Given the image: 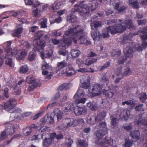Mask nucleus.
Returning <instances> with one entry per match:
<instances>
[{
	"instance_id": "1",
	"label": "nucleus",
	"mask_w": 147,
	"mask_h": 147,
	"mask_svg": "<svg viewBox=\"0 0 147 147\" xmlns=\"http://www.w3.org/2000/svg\"><path fill=\"white\" fill-rule=\"evenodd\" d=\"M17 103L16 99L14 98H11L6 102L4 103L2 105L5 109H8V111L11 113L10 117L14 116V117L16 119H17L16 117L21 114L20 113L22 112L20 108H14Z\"/></svg>"
},
{
	"instance_id": "2",
	"label": "nucleus",
	"mask_w": 147,
	"mask_h": 147,
	"mask_svg": "<svg viewBox=\"0 0 147 147\" xmlns=\"http://www.w3.org/2000/svg\"><path fill=\"white\" fill-rule=\"evenodd\" d=\"M83 1L78 2L74 5V12H78L80 13V15L82 17H86L88 13L87 11V5L84 4Z\"/></svg>"
},
{
	"instance_id": "3",
	"label": "nucleus",
	"mask_w": 147,
	"mask_h": 147,
	"mask_svg": "<svg viewBox=\"0 0 147 147\" xmlns=\"http://www.w3.org/2000/svg\"><path fill=\"white\" fill-rule=\"evenodd\" d=\"M102 88V86L100 84H95L93 86L90 87L89 88V93L88 94V96L92 97L99 95Z\"/></svg>"
},
{
	"instance_id": "4",
	"label": "nucleus",
	"mask_w": 147,
	"mask_h": 147,
	"mask_svg": "<svg viewBox=\"0 0 147 147\" xmlns=\"http://www.w3.org/2000/svg\"><path fill=\"white\" fill-rule=\"evenodd\" d=\"M125 55L121 56L118 59V63L119 64H123L127 59V58L133 57V49L132 47L127 46L124 50Z\"/></svg>"
},
{
	"instance_id": "5",
	"label": "nucleus",
	"mask_w": 147,
	"mask_h": 147,
	"mask_svg": "<svg viewBox=\"0 0 147 147\" xmlns=\"http://www.w3.org/2000/svg\"><path fill=\"white\" fill-rule=\"evenodd\" d=\"M106 28L108 31L110 32L113 35L118 33H122L125 30V28L123 27L122 23L121 24L107 27Z\"/></svg>"
},
{
	"instance_id": "6",
	"label": "nucleus",
	"mask_w": 147,
	"mask_h": 147,
	"mask_svg": "<svg viewBox=\"0 0 147 147\" xmlns=\"http://www.w3.org/2000/svg\"><path fill=\"white\" fill-rule=\"evenodd\" d=\"M98 127L103 128L97 130L96 134L97 139L100 140L102 138L104 135L108 133V131L107 128V124L105 122L100 123L98 125Z\"/></svg>"
},
{
	"instance_id": "7",
	"label": "nucleus",
	"mask_w": 147,
	"mask_h": 147,
	"mask_svg": "<svg viewBox=\"0 0 147 147\" xmlns=\"http://www.w3.org/2000/svg\"><path fill=\"white\" fill-rule=\"evenodd\" d=\"M85 34L84 30L82 29L75 32L73 34L71 37L73 42L74 43L76 44L78 41L80 40L81 42L82 40H83L85 38Z\"/></svg>"
},
{
	"instance_id": "8",
	"label": "nucleus",
	"mask_w": 147,
	"mask_h": 147,
	"mask_svg": "<svg viewBox=\"0 0 147 147\" xmlns=\"http://www.w3.org/2000/svg\"><path fill=\"white\" fill-rule=\"evenodd\" d=\"M74 111L76 116L85 115L87 113L88 109L84 106H76L74 108Z\"/></svg>"
},
{
	"instance_id": "9",
	"label": "nucleus",
	"mask_w": 147,
	"mask_h": 147,
	"mask_svg": "<svg viewBox=\"0 0 147 147\" xmlns=\"http://www.w3.org/2000/svg\"><path fill=\"white\" fill-rule=\"evenodd\" d=\"M13 55H14L16 59L19 60H22L25 58L27 54V51L24 49H21L16 51Z\"/></svg>"
},
{
	"instance_id": "10",
	"label": "nucleus",
	"mask_w": 147,
	"mask_h": 147,
	"mask_svg": "<svg viewBox=\"0 0 147 147\" xmlns=\"http://www.w3.org/2000/svg\"><path fill=\"white\" fill-rule=\"evenodd\" d=\"M80 80L82 88L87 89L90 87V78L88 75L82 76Z\"/></svg>"
},
{
	"instance_id": "11",
	"label": "nucleus",
	"mask_w": 147,
	"mask_h": 147,
	"mask_svg": "<svg viewBox=\"0 0 147 147\" xmlns=\"http://www.w3.org/2000/svg\"><path fill=\"white\" fill-rule=\"evenodd\" d=\"M12 42V41L10 40L5 42L3 45V48L8 55H13L15 52V50H13L10 46Z\"/></svg>"
},
{
	"instance_id": "12",
	"label": "nucleus",
	"mask_w": 147,
	"mask_h": 147,
	"mask_svg": "<svg viewBox=\"0 0 147 147\" xmlns=\"http://www.w3.org/2000/svg\"><path fill=\"white\" fill-rule=\"evenodd\" d=\"M24 11L22 10H20L19 11H18L17 12L15 11H10L8 13V12H5L3 13L2 14V16H2L1 18L3 19H4L8 18L9 17L8 15H6L8 14L9 16H12L14 17H16V16H19L20 15H22V14L24 13Z\"/></svg>"
},
{
	"instance_id": "13",
	"label": "nucleus",
	"mask_w": 147,
	"mask_h": 147,
	"mask_svg": "<svg viewBox=\"0 0 147 147\" xmlns=\"http://www.w3.org/2000/svg\"><path fill=\"white\" fill-rule=\"evenodd\" d=\"M33 44L34 47L32 51L29 53L28 56V59L30 61H32L34 59L37 54V39L36 38H35L33 40Z\"/></svg>"
},
{
	"instance_id": "14",
	"label": "nucleus",
	"mask_w": 147,
	"mask_h": 147,
	"mask_svg": "<svg viewBox=\"0 0 147 147\" xmlns=\"http://www.w3.org/2000/svg\"><path fill=\"white\" fill-rule=\"evenodd\" d=\"M25 4L27 6H33L32 10L33 11L32 14L34 16H37V4H34V0H24Z\"/></svg>"
},
{
	"instance_id": "15",
	"label": "nucleus",
	"mask_w": 147,
	"mask_h": 147,
	"mask_svg": "<svg viewBox=\"0 0 147 147\" xmlns=\"http://www.w3.org/2000/svg\"><path fill=\"white\" fill-rule=\"evenodd\" d=\"M98 3L97 1L94 0L92 1L89 4V5H87V11H88V13H87V16H88L90 14V11H94L98 7Z\"/></svg>"
},
{
	"instance_id": "16",
	"label": "nucleus",
	"mask_w": 147,
	"mask_h": 147,
	"mask_svg": "<svg viewBox=\"0 0 147 147\" xmlns=\"http://www.w3.org/2000/svg\"><path fill=\"white\" fill-rule=\"evenodd\" d=\"M5 131L6 133L9 135L12 134L15 132V125L11 124V122H8L5 123Z\"/></svg>"
},
{
	"instance_id": "17",
	"label": "nucleus",
	"mask_w": 147,
	"mask_h": 147,
	"mask_svg": "<svg viewBox=\"0 0 147 147\" xmlns=\"http://www.w3.org/2000/svg\"><path fill=\"white\" fill-rule=\"evenodd\" d=\"M78 25H76L72 24L70 25L69 27L68 30L65 32L64 34V36H69L70 34L73 33L77 30V29L79 27Z\"/></svg>"
},
{
	"instance_id": "18",
	"label": "nucleus",
	"mask_w": 147,
	"mask_h": 147,
	"mask_svg": "<svg viewBox=\"0 0 147 147\" xmlns=\"http://www.w3.org/2000/svg\"><path fill=\"white\" fill-rule=\"evenodd\" d=\"M103 93L107 98L112 100L113 97H115L116 92H114L113 90L109 89L108 90H105L103 91Z\"/></svg>"
},
{
	"instance_id": "19",
	"label": "nucleus",
	"mask_w": 147,
	"mask_h": 147,
	"mask_svg": "<svg viewBox=\"0 0 147 147\" xmlns=\"http://www.w3.org/2000/svg\"><path fill=\"white\" fill-rule=\"evenodd\" d=\"M122 24L123 27L125 28V30L127 28H133L134 27L132 20L131 19L125 20L122 23Z\"/></svg>"
},
{
	"instance_id": "20",
	"label": "nucleus",
	"mask_w": 147,
	"mask_h": 147,
	"mask_svg": "<svg viewBox=\"0 0 147 147\" xmlns=\"http://www.w3.org/2000/svg\"><path fill=\"white\" fill-rule=\"evenodd\" d=\"M61 44H64L68 47L71 44L72 41L71 39L68 37V36H63V39L61 40Z\"/></svg>"
},
{
	"instance_id": "21",
	"label": "nucleus",
	"mask_w": 147,
	"mask_h": 147,
	"mask_svg": "<svg viewBox=\"0 0 147 147\" xmlns=\"http://www.w3.org/2000/svg\"><path fill=\"white\" fill-rule=\"evenodd\" d=\"M9 90L7 88H5L4 90L0 91V100L4 99V97L7 98L9 97Z\"/></svg>"
},
{
	"instance_id": "22",
	"label": "nucleus",
	"mask_w": 147,
	"mask_h": 147,
	"mask_svg": "<svg viewBox=\"0 0 147 147\" xmlns=\"http://www.w3.org/2000/svg\"><path fill=\"white\" fill-rule=\"evenodd\" d=\"M142 34H140V36L143 40H147V25L140 31Z\"/></svg>"
},
{
	"instance_id": "23",
	"label": "nucleus",
	"mask_w": 147,
	"mask_h": 147,
	"mask_svg": "<svg viewBox=\"0 0 147 147\" xmlns=\"http://www.w3.org/2000/svg\"><path fill=\"white\" fill-rule=\"evenodd\" d=\"M132 138L137 140H139L140 139V133L138 130L131 131L130 134Z\"/></svg>"
},
{
	"instance_id": "24",
	"label": "nucleus",
	"mask_w": 147,
	"mask_h": 147,
	"mask_svg": "<svg viewBox=\"0 0 147 147\" xmlns=\"http://www.w3.org/2000/svg\"><path fill=\"white\" fill-rule=\"evenodd\" d=\"M47 5L42 3H40L37 1V12H42L47 9Z\"/></svg>"
},
{
	"instance_id": "25",
	"label": "nucleus",
	"mask_w": 147,
	"mask_h": 147,
	"mask_svg": "<svg viewBox=\"0 0 147 147\" xmlns=\"http://www.w3.org/2000/svg\"><path fill=\"white\" fill-rule=\"evenodd\" d=\"M74 103L69 101L67 102L65 105L64 111L65 112H69L72 111L73 109L74 110Z\"/></svg>"
},
{
	"instance_id": "26",
	"label": "nucleus",
	"mask_w": 147,
	"mask_h": 147,
	"mask_svg": "<svg viewBox=\"0 0 147 147\" xmlns=\"http://www.w3.org/2000/svg\"><path fill=\"white\" fill-rule=\"evenodd\" d=\"M97 60V57L91 59H87L84 61V63L85 65L89 66L95 62Z\"/></svg>"
},
{
	"instance_id": "27",
	"label": "nucleus",
	"mask_w": 147,
	"mask_h": 147,
	"mask_svg": "<svg viewBox=\"0 0 147 147\" xmlns=\"http://www.w3.org/2000/svg\"><path fill=\"white\" fill-rule=\"evenodd\" d=\"M87 106L92 111L97 110L98 109L97 104L94 101H89L87 103Z\"/></svg>"
},
{
	"instance_id": "28",
	"label": "nucleus",
	"mask_w": 147,
	"mask_h": 147,
	"mask_svg": "<svg viewBox=\"0 0 147 147\" xmlns=\"http://www.w3.org/2000/svg\"><path fill=\"white\" fill-rule=\"evenodd\" d=\"M141 45L142 47L140 46L139 44L136 45L135 46L136 50L139 52H142L144 48H147V42L145 41L143 42Z\"/></svg>"
},
{
	"instance_id": "29",
	"label": "nucleus",
	"mask_w": 147,
	"mask_h": 147,
	"mask_svg": "<svg viewBox=\"0 0 147 147\" xmlns=\"http://www.w3.org/2000/svg\"><path fill=\"white\" fill-rule=\"evenodd\" d=\"M102 26V22L98 21L96 20L92 22L90 24L91 29L94 30L98 27L101 26Z\"/></svg>"
},
{
	"instance_id": "30",
	"label": "nucleus",
	"mask_w": 147,
	"mask_h": 147,
	"mask_svg": "<svg viewBox=\"0 0 147 147\" xmlns=\"http://www.w3.org/2000/svg\"><path fill=\"white\" fill-rule=\"evenodd\" d=\"M129 4L132 6L134 8L138 9L140 7L139 3L138 0H129Z\"/></svg>"
},
{
	"instance_id": "31",
	"label": "nucleus",
	"mask_w": 147,
	"mask_h": 147,
	"mask_svg": "<svg viewBox=\"0 0 147 147\" xmlns=\"http://www.w3.org/2000/svg\"><path fill=\"white\" fill-rule=\"evenodd\" d=\"M88 145L86 141L84 140H79L77 143L78 147H88Z\"/></svg>"
},
{
	"instance_id": "32",
	"label": "nucleus",
	"mask_w": 147,
	"mask_h": 147,
	"mask_svg": "<svg viewBox=\"0 0 147 147\" xmlns=\"http://www.w3.org/2000/svg\"><path fill=\"white\" fill-rule=\"evenodd\" d=\"M60 47L61 48L58 52V54L59 55L65 56L67 53L66 50L67 46L61 43Z\"/></svg>"
},
{
	"instance_id": "33",
	"label": "nucleus",
	"mask_w": 147,
	"mask_h": 147,
	"mask_svg": "<svg viewBox=\"0 0 147 147\" xmlns=\"http://www.w3.org/2000/svg\"><path fill=\"white\" fill-rule=\"evenodd\" d=\"M55 115L57 116L58 121L60 120L62 118L63 113L58 109H55L53 111Z\"/></svg>"
},
{
	"instance_id": "34",
	"label": "nucleus",
	"mask_w": 147,
	"mask_h": 147,
	"mask_svg": "<svg viewBox=\"0 0 147 147\" xmlns=\"http://www.w3.org/2000/svg\"><path fill=\"white\" fill-rule=\"evenodd\" d=\"M91 36L93 40L95 41L97 39L99 40L101 37V34L97 30L95 31L94 32H92L91 34Z\"/></svg>"
},
{
	"instance_id": "35",
	"label": "nucleus",
	"mask_w": 147,
	"mask_h": 147,
	"mask_svg": "<svg viewBox=\"0 0 147 147\" xmlns=\"http://www.w3.org/2000/svg\"><path fill=\"white\" fill-rule=\"evenodd\" d=\"M106 115V113L104 112H99L97 116L96 117L97 121L98 122L103 119L105 118Z\"/></svg>"
},
{
	"instance_id": "36",
	"label": "nucleus",
	"mask_w": 147,
	"mask_h": 147,
	"mask_svg": "<svg viewBox=\"0 0 147 147\" xmlns=\"http://www.w3.org/2000/svg\"><path fill=\"white\" fill-rule=\"evenodd\" d=\"M33 129L29 128V127H28L23 129V133L24 135L25 136L30 135L33 131Z\"/></svg>"
},
{
	"instance_id": "37",
	"label": "nucleus",
	"mask_w": 147,
	"mask_h": 147,
	"mask_svg": "<svg viewBox=\"0 0 147 147\" xmlns=\"http://www.w3.org/2000/svg\"><path fill=\"white\" fill-rule=\"evenodd\" d=\"M26 81L29 84H32L36 83V79L32 75L28 76L26 78Z\"/></svg>"
},
{
	"instance_id": "38",
	"label": "nucleus",
	"mask_w": 147,
	"mask_h": 147,
	"mask_svg": "<svg viewBox=\"0 0 147 147\" xmlns=\"http://www.w3.org/2000/svg\"><path fill=\"white\" fill-rule=\"evenodd\" d=\"M85 95L84 92L82 89H79L74 95V98H79L81 96H83Z\"/></svg>"
},
{
	"instance_id": "39",
	"label": "nucleus",
	"mask_w": 147,
	"mask_h": 147,
	"mask_svg": "<svg viewBox=\"0 0 147 147\" xmlns=\"http://www.w3.org/2000/svg\"><path fill=\"white\" fill-rule=\"evenodd\" d=\"M66 19L67 21L71 23H74L76 21L77 17L74 15L70 14L69 16L67 17Z\"/></svg>"
},
{
	"instance_id": "40",
	"label": "nucleus",
	"mask_w": 147,
	"mask_h": 147,
	"mask_svg": "<svg viewBox=\"0 0 147 147\" xmlns=\"http://www.w3.org/2000/svg\"><path fill=\"white\" fill-rule=\"evenodd\" d=\"M140 101L142 103L144 102L147 99V95L146 93L142 92L138 95Z\"/></svg>"
},
{
	"instance_id": "41",
	"label": "nucleus",
	"mask_w": 147,
	"mask_h": 147,
	"mask_svg": "<svg viewBox=\"0 0 147 147\" xmlns=\"http://www.w3.org/2000/svg\"><path fill=\"white\" fill-rule=\"evenodd\" d=\"M80 53V51L78 50L72 49L71 52V54L73 58H75L78 57Z\"/></svg>"
},
{
	"instance_id": "42",
	"label": "nucleus",
	"mask_w": 147,
	"mask_h": 147,
	"mask_svg": "<svg viewBox=\"0 0 147 147\" xmlns=\"http://www.w3.org/2000/svg\"><path fill=\"white\" fill-rule=\"evenodd\" d=\"M74 99H75V103L77 105L79 104L80 103L84 104L86 100V99L85 98H77Z\"/></svg>"
},
{
	"instance_id": "43",
	"label": "nucleus",
	"mask_w": 147,
	"mask_h": 147,
	"mask_svg": "<svg viewBox=\"0 0 147 147\" xmlns=\"http://www.w3.org/2000/svg\"><path fill=\"white\" fill-rule=\"evenodd\" d=\"M53 142L51 141V139L45 138L44 140L43 141V144L44 146L47 147L49 146Z\"/></svg>"
},
{
	"instance_id": "44",
	"label": "nucleus",
	"mask_w": 147,
	"mask_h": 147,
	"mask_svg": "<svg viewBox=\"0 0 147 147\" xmlns=\"http://www.w3.org/2000/svg\"><path fill=\"white\" fill-rule=\"evenodd\" d=\"M87 122L89 124L93 125L95 124L96 122L97 121L96 117L94 116H92L90 118L88 119V117L87 118Z\"/></svg>"
},
{
	"instance_id": "45",
	"label": "nucleus",
	"mask_w": 147,
	"mask_h": 147,
	"mask_svg": "<svg viewBox=\"0 0 147 147\" xmlns=\"http://www.w3.org/2000/svg\"><path fill=\"white\" fill-rule=\"evenodd\" d=\"M42 74L44 75H46V77L49 79L51 78V77L53 76V73L51 72H49L47 71H42Z\"/></svg>"
},
{
	"instance_id": "46",
	"label": "nucleus",
	"mask_w": 147,
	"mask_h": 147,
	"mask_svg": "<svg viewBox=\"0 0 147 147\" xmlns=\"http://www.w3.org/2000/svg\"><path fill=\"white\" fill-rule=\"evenodd\" d=\"M11 55H8L6 53L4 57L5 58H6V59L5 60L6 63L7 65H9L11 67L12 65V60L11 58L9 57Z\"/></svg>"
},
{
	"instance_id": "47",
	"label": "nucleus",
	"mask_w": 147,
	"mask_h": 147,
	"mask_svg": "<svg viewBox=\"0 0 147 147\" xmlns=\"http://www.w3.org/2000/svg\"><path fill=\"white\" fill-rule=\"evenodd\" d=\"M123 113L125 114L123 115V117L124 120L127 121L130 117V111L128 110H125L123 111Z\"/></svg>"
},
{
	"instance_id": "48",
	"label": "nucleus",
	"mask_w": 147,
	"mask_h": 147,
	"mask_svg": "<svg viewBox=\"0 0 147 147\" xmlns=\"http://www.w3.org/2000/svg\"><path fill=\"white\" fill-rule=\"evenodd\" d=\"M76 73V71L74 70L72 67L69 68L68 71L66 74L67 77H70L75 74Z\"/></svg>"
},
{
	"instance_id": "49",
	"label": "nucleus",
	"mask_w": 147,
	"mask_h": 147,
	"mask_svg": "<svg viewBox=\"0 0 147 147\" xmlns=\"http://www.w3.org/2000/svg\"><path fill=\"white\" fill-rule=\"evenodd\" d=\"M137 123L138 125L141 124L146 126L147 128V120H146L143 119H139L137 121Z\"/></svg>"
},
{
	"instance_id": "50",
	"label": "nucleus",
	"mask_w": 147,
	"mask_h": 147,
	"mask_svg": "<svg viewBox=\"0 0 147 147\" xmlns=\"http://www.w3.org/2000/svg\"><path fill=\"white\" fill-rule=\"evenodd\" d=\"M22 30V27H19L15 30V32L13 33V35L15 37L18 36V34L21 33Z\"/></svg>"
},
{
	"instance_id": "51",
	"label": "nucleus",
	"mask_w": 147,
	"mask_h": 147,
	"mask_svg": "<svg viewBox=\"0 0 147 147\" xmlns=\"http://www.w3.org/2000/svg\"><path fill=\"white\" fill-rule=\"evenodd\" d=\"M110 119L112 125L115 127L117 126L118 125V123L117 122V118L112 115L110 117Z\"/></svg>"
},
{
	"instance_id": "52",
	"label": "nucleus",
	"mask_w": 147,
	"mask_h": 147,
	"mask_svg": "<svg viewBox=\"0 0 147 147\" xmlns=\"http://www.w3.org/2000/svg\"><path fill=\"white\" fill-rule=\"evenodd\" d=\"M65 120L66 122H68L67 125L65 126L67 127H70L74 124V120L73 119L66 118Z\"/></svg>"
},
{
	"instance_id": "53",
	"label": "nucleus",
	"mask_w": 147,
	"mask_h": 147,
	"mask_svg": "<svg viewBox=\"0 0 147 147\" xmlns=\"http://www.w3.org/2000/svg\"><path fill=\"white\" fill-rule=\"evenodd\" d=\"M123 38L121 43L123 44H125L126 43V41L130 39V34H125L122 36Z\"/></svg>"
},
{
	"instance_id": "54",
	"label": "nucleus",
	"mask_w": 147,
	"mask_h": 147,
	"mask_svg": "<svg viewBox=\"0 0 147 147\" xmlns=\"http://www.w3.org/2000/svg\"><path fill=\"white\" fill-rule=\"evenodd\" d=\"M121 54V51L119 50L115 49L111 53V55L113 57H117L120 56Z\"/></svg>"
},
{
	"instance_id": "55",
	"label": "nucleus",
	"mask_w": 147,
	"mask_h": 147,
	"mask_svg": "<svg viewBox=\"0 0 147 147\" xmlns=\"http://www.w3.org/2000/svg\"><path fill=\"white\" fill-rule=\"evenodd\" d=\"M67 63L66 61L64 60L58 63L57 66L60 69H61L63 67L67 66Z\"/></svg>"
},
{
	"instance_id": "56",
	"label": "nucleus",
	"mask_w": 147,
	"mask_h": 147,
	"mask_svg": "<svg viewBox=\"0 0 147 147\" xmlns=\"http://www.w3.org/2000/svg\"><path fill=\"white\" fill-rule=\"evenodd\" d=\"M20 73L23 74L26 73L28 70V68L26 65L21 67L20 68Z\"/></svg>"
},
{
	"instance_id": "57",
	"label": "nucleus",
	"mask_w": 147,
	"mask_h": 147,
	"mask_svg": "<svg viewBox=\"0 0 147 147\" xmlns=\"http://www.w3.org/2000/svg\"><path fill=\"white\" fill-rule=\"evenodd\" d=\"M47 18H44L40 24L41 25V28H47Z\"/></svg>"
},
{
	"instance_id": "58",
	"label": "nucleus",
	"mask_w": 147,
	"mask_h": 147,
	"mask_svg": "<svg viewBox=\"0 0 147 147\" xmlns=\"http://www.w3.org/2000/svg\"><path fill=\"white\" fill-rule=\"evenodd\" d=\"M45 47V43L43 42L42 41H40L39 44H37V51H39V49H42L43 50V49Z\"/></svg>"
},
{
	"instance_id": "59",
	"label": "nucleus",
	"mask_w": 147,
	"mask_h": 147,
	"mask_svg": "<svg viewBox=\"0 0 147 147\" xmlns=\"http://www.w3.org/2000/svg\"><path fill=\"white\" fill-rule=\"evenodd\" d=\"M131 72V70L130 68L127 67L124 69V71L122 74L123 76H127L129 75Z\"/></svg>"
},
{
	"instance_id": "60",
	"label": "nucleus",
	"mask_w": 147,
	"mask_h": 147,
	"mask_svg": "<svg viewBox=\"0 0 147 147\" xmlns=\"http://www.w3.org/2000/svg\"><path fill=\"white\" fill-rule=\"evenodd\" d=\"M91 42L90 40H87L86 38H84L83 40H82L80 44H84L86 45H88L91 44Z\"/></svg>"
},
{
	"instance_id": "61",
	"label": "nucleus",
	"mask_w": 147,
	"mask_h": 147,
	"mask_svg": "<svg viewBox=\"0 0 147 147\" xmlns=\"http://www.w3.org/2000/svg\"><path fill=\"white\" fill-rule=\"evenodd\" d=\"M30 115V113H24L23 115L20 114L19 115H18V116H16V118H18L20 120H21L24 117V116H28L29 115Z\"/></svg>"
},
{
	"instance_id": "62",
	"label": "nucleus",
	"mask_w": 147,
	"mask_h": 147,
	"mask_svg": "<svg viewBox=\"0 0 147 147\" xmlns=\"http://www.w3.org/2000/svg\"><path fill=\"white\" fill-rule=\"evenodd\" d=\"M104 142L106 144H110L111 142L113 143V140L109 137H106L104 140Z\"/></svg>"
},
{
	"instance_id": "63",
	"label": "nucleus",
	"mask_w": 147,
	"mask_h": 147,
	"mask_svg": "<svg viewBox=\"0 0 147 147\" xmlns=\"http://www.w3.org/2000/svg\"><path fill=\"white\" fill-rule=\"evenodd\" d=\"M127 9V7L125 6H122L120 7L117 10V11L119 13H125Z\"/></svg>"
},
{
	"instance_id": "64",
	"label": "nucleus",
	"mask_w": 147,
	"mask_h": 147,
	"mask_svg": "<svg viewBox=\"0 0 147 147\" xmlns=\"http://www.w3.org/2000/svg\"><path fill=\"white\" fill-rule=\"evenodd\" d=\"M125 147H130L132 145V142L129 140L125 139Z\"/></svg>"
}]
</instances>
